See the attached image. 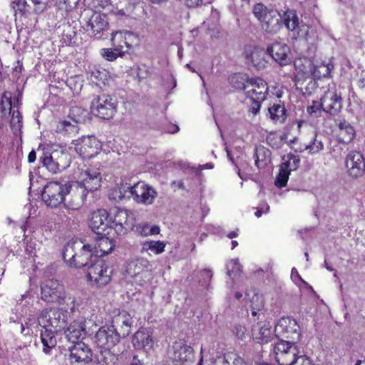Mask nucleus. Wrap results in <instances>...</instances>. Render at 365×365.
<instances>
[{
	"label": "nucleus",
	"instance_id": "f257e3e1",
	"mask_svg": "<svg viewBox=\"0 0 365 365\" xmlns=\"http://www.w3.org/2000/svg\"><path fill=\"white\" fill-rule=\"evenodd\" d=\"M43 166L53 173H57L67 168L71 163V156L62 148L47 150L40 157Z\"/></svg>",
	"mask_w": 365,
	"mask_h": 365
},
{
	"label": "nucleus",
	"instance_id": "f03ea898",
	"mask_svg": "<svg viewBox=\"0 0 365 365\" xmlns=\"http://www.w3.org/2000/svg\"><path fill=\"white\" fill-rule=\"evenodd\" d=\"M111 274L108 264L103 259L95 257L94 263L88 267L87 279L93 285L103 287L110 281Z\"/></svg>",
	"mask_w": 365,
	"mask_h": 365
},
{
	"label": "nucleus",
	"instance_id": "7ed1b4c3",
	"mask_svg": "<svg viewBox=\"0 0 365 365\" xmlns=\"http://www.w3.org/2000/svg\"><path fill=\"white\" fill-rule=\"evenodd\" d=\"M135 224V215L127 210L118 209L110 215V226L113 230L112 237L125 235L132 230Z\"/></svg>",
	"mask_w": 365,
	"mask_h": 365
},
{
	"label": "nucleus",
	"instance_id": "20e7f679",
	"mask_svg": "<svg viewBox=\"0 0 365 365\" xmlns=\"http://www.w3.org/2000/svg\"><path fill=\"white\" fill-rule=\"evenodd\" d=\"M38 322L41 327H48L60 332L67 324V314L60 309H45L38 317Z\"/></svg>",
	"mask_w": 365,
	"mask_h": 365
},
{
	"label": "nucleus",
	"instance_id": "39448f33",
	"mask_svg": "<svg viewBox=\"0 0 365 365\" xmlns=\"http://www.w3.org/2000/svg\"><path fill=\"white\" fill-rule=\"evenodd\" d=\"M116 100L109 95H101L95 97L91 106L93 115L103 119L112 118L117 110Z\"/></svg>",
	"mask_w": 365,
	"mask_h": 365
},
{
	"label": "nucleus",
	"instance_id": "423d86ee",
	"mask_svg": "<svg viewBox=\"0 0 365 365\" xmlns=\"http://www.w3.org/2000/svg\"><path fill=\"white\" fill-rule=\"evenodd\" d=\"M68 192V187L67 184L51 181L45 185L41 196L47 206L56 207L64 201Z\"/></svg>",
	"mask_w": 365,
	"mask_h": 365
},
{
	"label": "nucleus",
	"instance_id": "0eeeda50",
	"mask_svg": "<svg viewBox=\"0 0 365 365\" xmlns=\"http://www.w3.org/2000/svg\"><path fill=\"white\" fill-rule=\"evenodd\" d=\"M88 226L97 235L112 237L110 215L106 210L100 209L91 212L88 218Z\"/></svg>",
	"mask_w": 365,
	"mask_h": 365
},
{
	"label": "nucleus",
	"instance_id": "6e6552de",
	"mask_svg": "<svg viewBox=\"0 0 365 365\" xmlns=\"http://www.w3.org/2000/svg\"><path fill=\"white\" fill-rule=\"evenodd\" d=\"M120 334L111 326L101 327L95 335V344L101 351H110L120 341Z\"/></svg>",
	"mask_w": 365,
	"mask_h": 365
},
{
	"label": "nucleus",
	"instance_id": "1a4fd4ad",
	"mask_svg": "<svg viewBox=\"0 0 365 365\" xmlns=\"http://www.w3.org/2000/svg\"><path fill=\"white\" fill-rule=\"evenodd\" d=\"M84 115L85 111L80 108H73L69 116L58 123L56 132L63 135H76L79 130L78 123L81 121Z\"/></svg>",
	"mask_w": 365,
	"mask_h": 365
},
{
	"label": "nucleus",
	"instance_id": "9d476101",
	"mask_svg": "<svg viewBox=\"0 0 365 365\" xmlns=\"http://www.w3.org/2000/svg\"><path fill=\"white\" fill-rule=\"evenodd\" d=\"M101 143L95 136H83L77 140L75 150L83 158L90 159L101 150Z\"/></svg>",
	"mask_w": 365,
	"mask_h": 365
},
{
	"label": "nucleus",
	"instance_id": "9b49d317",
	"mask_svg": "<svg viewBox=\"0 0 365 365\" xmlns=\"http://www.w3.org/2000/svg\"><path fill=\"white\" fill-rule=\"evenodd\" d=\"M130 192L136 202L145 205H152L158 195L153 187L143 182L135 183L130 188Z\"/></svg>",
	"mask_w": 365,
	"mask_h": 365
},
{
	"label": "nucleus",
	"instance_id": "f8f14e48",
	"mask_svg": "<svg viewBox=\"0 0 365 365\" xmlns=\"http://www.w3.org/2000/svg\"><path fill=\"white\" fill-rule=\"evenodd\" d=\"M49 0H15L11 4V8L16 13L22 15L41 14L47 7Z\"/></svg>",
	"mask_w": 365,
	"mask_h": 365
},
{
	"label": "nucleus",
	"instance_id": "ddd939ff",
	"mask_svg": "<svg viewBox=\"0 0 365 365\" xmlns=\"http://www.w3.org/2000/svg\"><path fill=\"white\" fill-rule=\"evenodd\" d=\"M68 197H65L64 205L68 210H78L83 205L88 192L79 184L68 185Z\"/></svg>",
	"mask_w": 365,
	"mask_h": 365
},
{
	"label": "nucleus",
	"instance_id": "4468645a",
	"mask_svg": "<svg viewBox=\"0 0 365 365\" xmlns=\"http://www.w3.org/2000/svg\"><path fill=\"white\" fill-rule=\"evenodd\" d=\"M346 173L353 178L362 176L365 171V160L362 154L357 151H351L345 158Z\"/></svg>",
	"mask_w": 365,
	"mask_h": 365
},
{
	"label": "nucleus",
	"instance_id": "2eb2a0df",
	"mask_svg": "<svg viewBox=\"0 0 365 365\" xmlns=\"http://www.w3.org/2000/svg\"><path fill=\"white\" fill-rule=\"evenodd\" d=\"M102 175L98 169L87 168L82 170L78 176V181L76 184L85 187L86 192L94 191L101 186Z\"/></svg>",
	"mask_w": 365,
	"mask_h": 365
},
{
	"label": "nucleus",
	"instance_id": "dca6fc26",
	"mask_svg": "<svg viewBox=\"0 0 365 365\" xmlns=\"http://www.w3.org/2000/svg\"><path fill=\"white\" fill-rule=\"evenodd\" d=\"M323 111L332 115H337L342 108V98L334 87L329 88L321 98Z\"/></svg>",
	"mask_w": 365,
	"mask_h": 365
},
{
	"label": "nucleus",
	"instance_id": "f3484780",
	"mask_svg": "<svg viewBox=\"0 0 365 365\" xmlns=\"http://www.w3.org/2000/svg\"><path fill=\"white\" fill-rule=\"evenodd\" d=\"M41 298L48 302H57L62 298L64 288L56 279H48L41 284Z\"/></svg>",
	"mask_w": 365,
	"mask_h": 365
},
{
	"label": "nucleus",
	"instance_id": "a211bd4d",
	"mask_svg": "<svg viewBox=\"0 0 365 365\" xmlns=\"http://www.w3.org/2000/svg\"><path fill=\"white\" fill-rule=\"evenodd\" d=\"M274 333L277 337L298 339L299 326L294 319L290 317H282L275 325Z\"/></svg>",
	"mask_w": 365,
	"mask_h": 365
},
{
	"label": "nucleus",
	"instance_id": "6ab92c4d",
	"mask_svg": "<svg viewBox=\"0 0 365 365\" xmlns=\"http://www.w3.org/2000/svg\"><path fill=\"white\" fill-rule=\"evenodd\" d=\"M268 90L267 84L262 78H252L248 82L246 93L253 101L260 103L266 99Z\"/></svg>",
	"mask_w": 365,
	"mask_h": 365
},
{
	"label": "nucleus",
	"instance_id": "aec40b11",
	"mask_svg": "<svg viewBox=\"0 0 365 365\" xmlns=\"http://www.w3.org/2000/svg\"><path fill=\"white\" fill-rule=\"evenodd\" d=\"M269 56L281 66L288 65L291 62L290 48L283 42H274L267 48Z\"/></svg>",
	"mask_w": 365,
	"mask_h": 365
},
{
	"label": "nucleus",
	"instance_id": "412c9836",
	"mask_svg": "<svg viewBox=\"0 0 365 365\" xmlns=\"http://www.w3.org/2000/svg\"><path fill=\"white\" fill-rule=\"evenodd\" d=\"M267 51L262 48L254 47L246 50L245 58L257 70H264L269 65V56Z\"/></svg>",
	"mask_w": 365,
	"mask_h": 365
},
{
	"label": "nucleus",
	"instance_id": "4be33fe9",
	"mask_svg": "<svg viewBox=\"0 0 365 365\" xmlns=\"http://www.w3.org/2000/svg\"><path fill=\"white\" fill-rule=\"evenodd\" d=\"M111 45L117 51L120 50L123 53L131 48L133 44L137 40V36L130 31H117L111 34Z\"/></svg>",
	"mask_w": 365,
	"mask_h": 365
},
{
	"label": "nucleus",
	"instance_id": "5701e85b",
	"mask_svg": "<svg viewBox=\"0 0 365 365\" xmlns=\"http://www.w3.org/2000/svg\"><path fill=\"white\" fill-rule=\"evenodd\" d=\"M69 360L72 364L85 365L92 360L91 350L86 344L78 342L70 349Z\"/></svg>",
	"mask_w": 365,
	"mask_h": 365
},
{
	"label": "nucleus",
	"instance_id": "b1692460",
	"mask_svg": "<svg viewBox=\"0 0 365 365\" xmlns=\"http://www.w3.org/2000/svg\"><path fill=\"white\" fill-rule=\"evenodd\" d=\"M334 136L337 142L349 144L356 136L354 128L346 120H340L336 123Z\"/></svg>",
	"mask_w": 365,
	"mask_h": 365
},
{
	"label": "nucleus",
	"instance_id": "393cba45",
	"mask_svg": "<svg viewBox=\"0 0 365 365\" xmlns=\"http://www.w3.org/2000/svg\"><path fill=\"white\" fill-rule=\"evenodd\" d=\"M132 343L135 349H143L148 352L153 349L155 341L150 331L146 328H142L135 333Z\"/></svg>",
	"mask_w": 365,
	"mask_h": 365
},
{
	"label": "nucleus",
	"instance_id": "a878e982",
	"mask_svg": "<svg viewBox=\"0 0 365 365\" xmlns=\"http://www.w3.org/2000/svg\"><path fill=\"white\" fill-rule=\"evenodd\" d=\"M133 319L131 315L126 311L120 312L114 316L112 320V325L114 328L119 329L120 336L126 337L131 332V328L133 324Z\"/></svg>",
	"mask_w": 365,
	"mask_h": 365
},
{
	"label": "nucleus",
	"instance_id": "bb28decb",
	"mask_svg": "<svg viewBox=\"0 0 365 365\" xmlns=\"http://www.w3.org/2000/svg\"><path fill=\"white\" fill-rule=\"evenodd\" d=\"M253 339L258 343H268L273 336L272 325L268 321H260L252 327Z\"/></svg>",
	"mask_w": 365,
	"mask_h": 365
},
{
	"label": "nucleus",
	"instance_id": "cd10ccee",
	"mask_svg": "<svg viewBox=\"0 0 365 365\" xmlns=\"http://www.w3.org/2000/svg\"><path fill=\"white\" fill-rule=\"evenodd\" d=\"M314 64L307 58H299L294 61V74L298 81L312 78Z\"/></svg>",
	"mask_w": 365,
	"mask_h": 365
},
{
	"label": "nucleus",
	"instance_id": "c85d7f7f",
	"mask_svg": "<svg viewBox=\"0 0 365 365\" xmlns=\"http://www.w3.org/2000/svg\"><path fill=\"white\" fill-rule=\"evenodd\" d=\"M114 237L108 235H102L96 240L95 244L92 245L93 252L96 257L100 258V257L111 252L115 247Z\"/></svg>",
	"mask_w": 365,
	"mask_h": 365
},
{
	"label": "nucleus",
	"instance_id": "c756f323",
	"mask_svg": "<svg viewBox=\"0 0 365 365\" xmlns=\"http://www.w3.org/2000/svg\"><path fill=\"white\" fill-rule=\"evenodd\" d=\"M96 256L93 252L92 245L87 244L81 247L79 252L76 253V260L73 267H83L90 266L89 263H94Z\"/></svg>",
	"mask_w": 365,
	"mask_h": 365
},
{
	"label": "nucleus",
	"instance_id": "7c9ffc66",
	"mask_svg": "<svg viewBox=\"0 0 365 365\" xmlns=\"http://www.w3.org/2000/svg\"><path fill=\"white\" fill-rule=\"evenodd\" d=\"M68 341L75 343L81 337L86 335V328L83 319H76L72 322L64 330Z\"/></svg>",
	"mask_w": 365,
	"mask_h": 365
},
{
	"label": "nucleus",
	"instance_id": "2f4dec72",
	"mask_svg": "<svg viewBox=\"0 0 365 365\" xmlns=\"http://www.w3.org/2000/svg\"><path fill=\"white\" fill-rule=\"evenodd\" d=\"M150 266V263L148 259L140 258L129 264L128 272L132 277H137L149 272Z\"/></svg>",
	"mask_w": 365,
	"mask_h": 365
},
{
	"label": "nucleus",
	"instance_id": "473e14b6",
	"mask_svg": "<svg viewBox=\"0 0 365 365\" xmlns=\"http://www.w3.org/2000/svg\"><path fill=\"white\" fill-rule=\"evenodd\" d=\"M193 359V349L187 345H176L174 346L173 359L179 362H187Z\"/></svg>",
	"mask_w": 365,
	"mask_h": 365
},
{
	"label": "nucleus",
	"instance_id": "72a5a7b5",
	"mask_svg": "<svg viewBox=\"0 0 365 365\" xmlns=\"http://www.w3.org/2000/svg\"><path fill=\"white\" fill-rule=\"evenodd\" d=\"M108 26L106 15L96 14L92 16L88 24L94 35L99 34L104 31Z\"/></svg>",
	"mask_w": 365,
	"mask_h": 365
},
{
	"label": "nucleus",
	"instance_id": "f704fd0d",
	"mask_svg": "<svg viewBox=\"0 0 365 365\" xmlns=\"http://www.w3.org/2000/svg\"><path fill=\"white\" fill-rule=\"evenodd\" d=\"M261 23L262 29L269 33L276 32L280 27L279 15L272 12L265 14Z\"/></svg>",
	"mask_w": 365,
	"mask_h": 365
},
{
	"label": "nucleus",
	"instance_id": "c9c22d12",
	"mask_svg": "<svg viewBox=\"0 0 365 365\" xmlns=\"http://www.w3.org/2000/svg\"><path fill=\"white\" fill-rule=\"evenodd\" d=\"M165 247L166 243L163 241L145 240L141 242L140 252H150L154 255H160L165 251Z\"/></svg>",
	"mask_w": 365,
	"mask_h": 365
},
{
	"label": "nucleus",
	"instance_id": "e433bc0d",
	"mask_svg": "<svg viewBox=\"0 0 365 365\" xmlns=\"http://www.w3.org/2000/svg\"><path fill=\"white\" fill-rule=\"evenodd\" d=\"M56 333L53 329L48 327H42L41 331V339L43 345V351L47 353L48 350L56 345V339L54 334Z\"/></svg>",
	"mask_w": 365,
	"mask_h": 365
},
{
	"label": "nucleus",
	"instance_id": "4c0bfd02",
	"mask_svg": "<svg viewBox=\"0 0 365 365\" xmlns=\"http://www.w3.org/2000/svg\"><path fill=\"white\" fill-rule=\"evenodd\" d=\"M88 73L90 80L96 85L106 84L110 78L108 71L96 66L90 68Z\"/></svg>",
	"mask_w": 365,
	"mask_h": 365
},
{
	"label": "nucleus",
	"instance_id": "58836bf2",
	"mask_svg": "<svg viewBox=\"0 0 365 365\" xmlns=\"http://www.w3.org/2000/svg\"><path fill=\"white\" fill-rule=\"evenodd\" d=\"M334 67V64L330 60L328 62L323 61L320 64H314L312 78L320 79L329 77Z\"/></svg>",
	"mask_w": 365,
	"mask_h": 365
},
{
	"label": "nucleus",
	"instance_id": "ea45409f",
	"mask_svg": "<svg viewBox=\"0 0 365 365\" xmlns=\"http://www.w3.org/2000/svg\"><path fill=\"white\" fill-rule=\"evenodd\" d=\"M81 245L77 242H68L63 248V257L67 264L73 267L76 257V250Z\"/></svg>",
	"mask_w": 365,
	"mask_h": 365
},
{
	"label": "nucleus",
	"instance_id": "a19ab883",
	"mask_svg": "<svg viewBox=\"0 0 365 365\" xmlns=\"http://www.w3.org/2000/svg\"><path fill=\"white\" fill-rule=\"evenodd\" d=\"M250 80L248 76L244 73H234L229 77L230 84L238 90L246 91Z\"/></svg>",
	"mask_w": 365,
	"mask_h": 365
},
{
	"label": "nucleus",
	"instance_id": "79ce46f5",
	"mask_svg": "<svg viewBox=\"0 0 365 365\" xmlns=\"http://www.w3.org/2000/svg\"><path fill=\"white\" fill-rule=\"evenodd\" d=\"M324 148L322 140L318 138L317 133H314L310 143L305 145L304 148L297 149L296 151L302 152L307 150L309 154L315 155L323 150Z\"/></svg>",
	"mask_w": 365,
	"mask_h": 365
},
{
	"label": "nucleus",
	"instance_id": "37998d69",
	"mask_svg": "<svg viewBox=\"0 0 365 365\" xmlns=\"http://www.w3.org/2000/svg\"><path fill=\"white\" fill-rule=\"evenodd\" d=\"M269 152L264 146H256L255 149L254 158L257 168H263L269 161Z\"/></svg>",
	"mask_w": 365,
	"mask_h": 365
},
{
	"label": "nucleus",
	"instance_id": "c03bdc74",
	"mask_svg": "<svg viewBox=\"0 0 365 365\" xmlns=\"http://www.w3.org/2000/svg\"><path fill=\"white\" fill-rule=\"evenodd\" d=\"M57 302L59 304V309L65 312V313H67L68 311L73 312L80 306L76 298L71 296H66L65 292L62 298Z\"/></svg>",
	"mask_w": 365,
	"mask_h": 365
},
{
	"label": "nucleus",
	"instance_id": "a18cd8bd",
	"mask_svg": "<svg viewBox=\"0 0 365 365\" xmlns=\"http://www.w3.org/2000/svg\"><path fill=\"white\" fill-rule=\"evenodd\" d=\"M270 118L275 123H282L286 119V110L284 106L274 104L269 108Z\"/></svg>",
	"mask_w": 365,
	"mask_h": 365
},
{
	"label": "nucleus",
	"instance_id": "49530a36",
	"mask_svg": "<svg viewBox=\"0 0 365 365\" xmlns=\"http://www.w3.org/2000/svg\"><path fill=\"white\" fill-rule=\"evenodd\" d=\"M297 348L294 346L287 353L284 354L279 359H276L279 365H297L298 364V356H297Z\"/></svg>",
	"mask_w": 365,
	"mask_h": 365
},
{
	"label": "nucleus",
	"instance_id": "de8ad7c7",
	"mask_svg": "<svg viewBox=\"0 0 365 365\" xmlns=\"http://www.w3.org/2000/svg\"><path fill=\"white\" fill-rule=\"evenodd\" d=\"M138 234L142 237H148L160 233V227L158 225L150 226L148 223L139 224L136 227Z\"/></svg>",
	"mask_w": 365,
	"mask_h": 365
},
{
	"label": "nucleus",
	"instance_id": "09e8293b",
	"mask_svg": "<svg viewBox=\"0 0 365 365\" xmlns=\"http://www.w3.org/2000/svg\"><path fill=\"white\" fill-rule=\"evenodd\" d=\"M263 307V302L262 297L257 294H255L251 299V314L253 317L258 315V319L260 317H264L263 312H261V309Z\"/></svg>",
	"mask_w": 365,
	"mask_h": 365
},
{
	"label": "nucleus",
	"instance_id": "8fccbe9b",
	"mask_svg": "<svg viewBox=\"0 0 365 365\" xmlns=\"http://www.w3.org/2000/svg\"><path fill=\"white\" fill-rule=\"evenodd\" d=\"M294 346L293 343L288 341H281L277 343L274 346V353L275 355V359H279L282 355L286 354L292 349Z\"/></svg>",
	"mask_w": 365,
	"mask_h": 365
},
{
	"label": "nucleus",
	"instance_id": "3c124183",
	"mask_svg": "<svg viewBox=\"0 0 365 365\" xmlns=\"http://www.w3.org/2000/svg\"><path fill=\"white\" fill-rule=\"evenodd\" d=\"M284 21L286 27L289 31H295L299 26V21L297 15L292 11H287L284 15Z\"/></svg>",
	"mask_w": 365,
	"mask_h": 365
},
{
	"label": "nucleus",
	"instance_id": "603ef678",
	"mask_svg": "<svg viewBox=\"0 0 365 365\" xmlns=\"http://www.w3.org/2000/svg\"><path fill=\"white\" fill-rule=\"evenodd\" d=\"M11 93L9 91H5L1 97L0 101V110L4 115L9 114L12 108Z\"/></svg>",
	"mask_w": 365,
	"mask_h": 365
},
{
	"label": "nucleus",
	"instance_id": "864d4df0",
	"mask_svg": "<svg viewBox=\"0 0 365 365\" xmlns=\"http://www.w3.org/2000/svg\"><path fill=\"white\" fill-rule=\"evenodd\" d=\"M300 164V158L298 155L294 154H288L287 160L282 164V166L288 171L295 170L298 168Z\"/></svg>",
	"mask_w": 365,
	"mask_h": 365
},
{
	"label": "nucleus",
	"instance_id": "5fc2aeb1",
	"mask_svg": "<svg viewBox=\"0 0 365 365\" xmlns=\"http://www.w3.org/2000/svg\"><path fill=\"white\" fill-rule=\"evenodd\" d=\"M21 115L19 110H14L11 120V128L15 135H18L22 127Z\"/></svg>",
	"mask_w": 365,
	"mask_h": 365
},
{
	"label": "nucleus",
	"instance_id": "6e6d98bb",
	"mask_svg": "<svg viewBox=\"0 0 365 365\" xmlns=\"http://www.w3.org/2000/svg\"><path fill=\"white\" fill-rule=\"evenodd\" d=\"M101 55L107 61H113L118 56H122L124 53L120 50L117 51L113 48H102L100 51Z\"/></svg>",
	"mask_w": 365,
	"mask_h": 365
},
{
	"label": "nucleus",
	"instance_id": "4d7b16f0",
	"mask_svg": "<svg viewBox=\"0 0 365 365\" xmlns=\"http://www.w3.org/2000/svg\"><path fill=\"white\" fill-rule=\"evenodd\" d=\"M289 171L287 169H285L282 165L279 169V172L277 175L275 185L278 187H284L287 185V180L289 179Z\"/></svg>",
	"mask_w": 365,
	"mask_h": 365
},
{
	"label": "nucleus",
	"instance_id": "13d9d810",
	"mask_svg": "<svg viewBox=\"0 0 365 365\" xmlns=\"http://www.w3.org/2000/svg\"><path fill=\"white\" fill-rule=\"evenodd\" d=\"M227 274L230 277H235L241 272V266L237 259H231L227 264Z\"/></svg>",
	"mask_w": 365,
	"mask_h": 365
},
{
	"label": "nucleus",
	"instance_id": "bf43d9fd",
	"mask_svg": "<svg viewBox=\"0 0 365 365\" xmlns=\"http://www.w3.org/2000/svg\"><path fill=\"white\" fill-rule=\"evenodd\" d=\"M307 111L310 115H313L314 117L320 116L323 111L322 100H320V102L313 101L312 104L307 107Z\"/></svg>",
	"mask_w": 365,
	"mask_h": 365
},
{
	"label": "nucleus",
	"instance_id": "052dcab7",
	"mask_svg": "<svg viewBox=\"0 0 365 365\" xmlns=\"http://www.w3.org/2000/svg\"><path fill=\"white\" fill-rule=\"evenodd\" d=\"M247 328L244 324H237L234 326L232 332L239 339H244L247 334Z\"/></svg>",
	"mask_w": 365,
	"mask_h": 365
},
{
	"label": "nucleus",
	"instance_id": "680f3d73",
	"mask_svg": "<svg viewBox=\"0 0 365 365\" xmlns=\"http://www.w3.org/2000/svg\"><path fill=\"white\" fill-rule=\"evenodd\" d=\"M253 13L255 16L261 21L265 14H269L270 11H267V9L262 4H258L255 6L253 9Z\"/></svg>",
	"mask_w": 365,
	"mask_h": 365
},
{
	"label": "nucleus",
	"instance_id": "e2e57ef3",
	"mask_svg": "<svg viewBox=\"0 0 365 365\" xmlns=\"http://www.w3.org/2000/svg\"><path fill=\"white\" fill-rule=\"evenodd\" d=\"M212 277V272L210 269H204L200 272V282L202 285H207Z\"/></svg>",
	"mask_w": 365,
	"mask_h": 365
},
{
	"label": "nucleus",
	"instance_id": "0e129e2a",
	"mask_svg": "<svg viewBox=\"0 0 365 365\" xmlns=\"http://www.w3.org/2000/svg\"><path fill=\"white\" fill-rule=\"evenodd\" d=\"M38 245L36 241L35 240H30L28 242L27 245H26V251L30 254V255H36V246Z\"/></svg>",
	"mask_w": 365,
	"mask_h": 365
},
{
	"label": "nucleus",
	"instance_id": "69168bd1",
	"mask_svg": "<svg viewBox=\"0 0 365 365\" xmlns=\"http://www.w3.org/2000/svg\"><path fill=\"white\" fill-rule=\"evenodd\" d=\"M184 4L189 8H196L201 6L203 0H182Z\"/></svg>",
	"mask_w": 365,
	"mask_h": 365
},
{
	"label": "nucleus",
	"instance_id": "338daca9",
	"mask_svg": "<svg viewBox=\"0 0 365 365\" xmlns=\"http://www.w3.org/2000/svg\"><path fill=\"white\" fill-rule=\"evenodd\" d=\"M298 364L297 365H314L311 360L304 355H301L298 356Z\"/></svg>",
	"mask_w": 365,
	"mask_h": 365
},
{
	"label": "nucleus",
	"instance_id": "774afa93",
	"mask_svg": "<svg viewBox=\"0 0 365 365\" xmlns=\"http://www.w3.org/2000/svg\"><path fill=\"white\" fill-rule=\"evenodd\" d=\"M358 84L359 87L365 88V71H362L359 75Z\"/></svg>",
	"mask_w": 365,
	"mask_h": 365
}]
</instances>
